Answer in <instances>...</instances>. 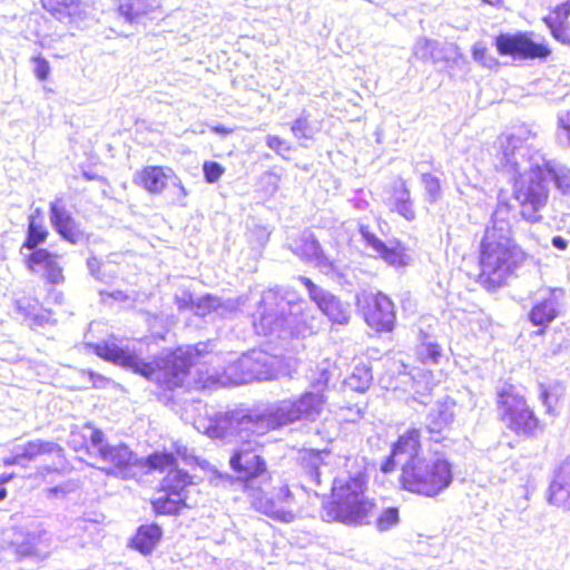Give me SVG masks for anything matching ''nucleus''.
Masks as SVG:
<instances>
[{
  "mask_svg": "<svg viewBox=\"0 0 570 570\" xmlns=\"http://www.w3.org/2000/svg\"><path fill=\"white\" fill-rule=\"evenodd\" d=\"M500 148L502 169L518 174L513 195L521 207V215L531 223L539 222L540 210L549 197V181L542 170L546 164L544 156L539 151H531L515 135L501 137Z\"/></svg>",
  "mask_w": 570,
  "mask_h": 570,
  "instance_id": "1",
  "label": "nucleus"
},
{
  "mask_svg": "<svg viewBox=\"0 0 570 570\" xmlns=\"http://www.w3.org/2000/svg\"><path fill=\"white\" fill-rule=\"evenodd\" d=\"M225 413H216L210 419L209 425L205 428V433L210 438L228 439L237 438L240 445L235 450L232 455L229 463L232 469L240 474V478L245 480V491L248 493L252 505L259 512L272 517L282 522L291 523L295 519V514L291 511L277 508L276 503L268 500L259 488L255 484L258 479L266 480V465L261 455L257 454V449L261 443L256 438L261 436L254 432V428L249 426L246 431H242L237 423H234L229 428V432L226 435H212L210 430L216 424V420L219 415Z\"/></svg>",
  "mask_w": 570,
  "mask_h": 570,
  "instance_id": "2",
  "label": "nucleus"
},
{
  "mask_svg": "<svg viewBox=\"0 0 570 570\" xmlns=\"http://www.w3.org/2000/svg\"><path fill=\"white\" fill-rule=\"evenodd\" d=\"M325 404L324 395L316 392H307L297 400H283L263 412L235 410L219 415L216 424L212 428V435H226L229 428L237 423L242 431L249 426L254 432L264 435L269 430L293 423L299 420L314 421L323 411Z\"/></svg>",
  "mask_w": 570,
  "mask_h": 570,
  "instance_id": "3",
  "label": "nucleus"
},
{
  "mask_svg": "<svg viewBox=\"0 0 570 570\" xmlns=\"http://www.w3.org/2000/svg\"><path fill=\"white\" fill-rule=\"evenodd\" d=\"M509 216L510 206L499 204L481 243L479 279L488 289L502 286L524 259V253L511 238Z\"/></svg>",
  "mask_w": 570,
  "mask_h": 570,
  "instance_id": "4",
  "label": "nucleus"
},
{
  "mask_svg": "<svg viewBox=\"0 0 570 570\" xmlns=\"http://www.w3.org/2000/svg\"><path fill=\"white\" fill-rule=\"evenodd\" d=\"M95 350L98 356L155 381L164 390L183 386L193 365L191 348L187 351L179 348L156 365L144 362L135 352L120 347L114 342L97 344Z\"/></svg>",
  "mask_w": 570,
  "mask_h": 570,
  "instance_id": "5",
  "label": "nucleus"
},
{
  "mask_svg": "<svg viewBox=\"0 0 570 570\" xmlns=\"http://www.w3.org/2000/svg\"><path fill=\"white\" fill-rule=\"evenodd\" d=\"M252 317L256 333L264 336L273 334L281 336L286 328L292 335L306 336L318 330L314 317L303 312L302 304L292 303L278 289H268L263 293Z\"/></svg>",
  "mask_w": 570,
  "mask_h": 570,
  "instance_id": "6",
  "label": "nucleus"
},
{
  "mask_svg": "<svg viewBox=\"0 0 570 570\" xmlns=\"http://www.w3.org/2000/svg\"><path fill=\"white\" fill-rule=\"evenodd\" d=\"M365 482L362 476L336 478L332 487V501L324 504L322 518L347 525L370 523L375 503L365 495Z\"/></svg>",
  "mask_w": 570,
  "mask_h": 570,
  "instance_id": "7",
  "label": "nucleus"
},
{
  "mask_svg": "<svg viewBox=\"0 0 570 570\" xmlns=\"http://www.w3.org/2000/svg\"><path fill=\"white\" fill-rule=\"evenodd\" d=\"M452 481V464L438 451L429 450L423 456L407 459L402 464L400 482L409 492L434 498L445 491Z\"/></svg>",
  "mask_w": 570,
  "mask_h": 570,
  "instance_id": "8",
  "label": "nucleus"
},
{
  "mask_svg": "<svg viewBox=\"0 0 570 570\" xmlns=\"http://www.w3.org/2000/svg\"><path fill=\"white\" fill-rule=\"evenodd\" d=\"M83 442H88L87 449L90 455L95 456L101 466V471L108 475H114L122 480H128L134 476L132 469L138 463V456L126 444L117 443L110 444L105 441L102 431L87 424L80 431H72L70 436V444L76 449Z\"/></svg>",
  "mask_w": 570,
  "mask_h": 570,
  "instance_id": "9",
  "label": "nucleus"
},
{
  "mask_svg": "<svg viewBox=\"0 0 570 570\" xmlns=\"http://www.w3.org/2000/svg\"><path fill=\"white\" fill-rule=\"evenodd\" d=\"M498 414L502 423L518 435L531 436L539 429V420L512 385L498 392Z\"/></svg>",
  "mask_w": 570,
  "mask_h": 570,
  "instance_id": "10",
  "label": "nucleus"
},
{
  "mask_svg": "<svg viewBox=\"0 0 570 570\" xmlns=\"http://www.w3.org/2000/svg\"><path fill=\"white\" fill-rule=\"evenodd\" d=\"M275 358L263 351H252L242 355L228 367L230 375H234L236 384L249 383L252 381H267L276 377L274 367Z\"/></svg>",
  "mask_w": 570,
  "mask_h": 570,
  "instance_id": "11",
  "label": "nucleus"
},
{
  "mask_svg": "<svg viewBox=\"0 0 570 570\" xmlns=\"http://www.w3.org/2000/svg\"><path fill=\"white\" fill-rule=\"evenodd\" d=\"M298 279L307 288L309 298L333 324L345 325L350 322L351 309L348 304L343 303L332 293L318 287L305 276H299Z\"/></svg>",
  "mask_w": 570,
  "mask_h": 570,
  "instance_id": "12",
  "label": "nucleus"
},
{
  "mask_svg": "<svg viewBox=\"0 0 570 570\" xmlns=\"http://www.w3.org/2000/svg\"><path fill=\"white\" fill-rule=\"evenodd\" d=\"M495 46L502 56L521 58H546L550 49L544 43L534 42L527 33H502L495 38Z\"/></svg>",
  "mask_w": 570,
  "mask_h": 570,
  "instance_id": "13",
  "label": "nucleus"
},
{
  "mask_svg": "<svg viewBox=\"0 0 570 570\" xmlns=\"http://www.w3.org/2000/svg\"><path fill=\"white\" fill-rule=\"evenodd\" d=\"M366 303L364 318L367 325L377 332H391L395 324L394 304L386 295L377 293L376 295L364 296Z\"/></svg>",
  "mask_w": 570,
  "mask_h": 570,
  "instance_id": "14",
  "label": "nucleus"
},
{
  "mask_svg": "<svg viewBox=\"0 0 570 570\" xmlns=\"http://www.w3.org/2000/svg\"><path fill=\"white\" fill-rule=\"evenodd\" d=\"M135 183L150 194H160L169 183L177 185L184 196L187 194L170 167L147 166L137 173Z\"/></svg>",
  "mask_w": 570,
  "mask_h": 570,
  "instance_id": "15",
  "label": "nucleus"
},
{
  "mask_svg": "<svg viewBox=\"0 0 570 570\" xmlns=\"http://www.w3.org/2000/svg\"><path fill=\"white\" fill-rule=\"evenodd\" d=\"M292 250L301 258L314 263L325 273L333 269V263L326 257L318 242L309 232L303 233L302 236L295 240Z\"/></svg>",
  "mask_w": 570,
  "mask_h": 570,
  "instance_id": "16",
  "label": "nucleus"
},
{
  "mask_svg": "<svg viewBox=\"0 0 570 570\" xmlns=\"http://www.w3.org/2000/svg\"><path fill=\"white\" fill-rule=\"evenodd\" d=\"M361 234L366 244L371 246L372 249L390 266L399 268L410 264L411 257L406 254L405 248L399 243L389 246L363 227L361 228Z\"/></svg>",
  "mask_w": 570,
  "mask_h": 570,
  "instance_id": "17",
  "label": "nucleus"
},
{
  "mask_svg": "<svg viewBox=\"0 0 570 570\" xmlns=\"http://www.w3.org/2000/svg\"><path fill=\"white\" fill-rule=\"evenodd\" d=\"M29 266L35 272H43L50 283L59 284L63 281L59 256L49 253L47 249L35 250L29 257Z\"/></svg>",
  "mask_w": 570,
  "mask_h": 570,
  "instance_id": "18",
  "label": "nucleus"
},
{
  "mask_svg": "<svg viewBox=\"0 0 570 570\" xmlns=\"http://www.w3.org/2000/svg\"><path fill=\"white\" fill-rule=\"evenodd\" d=\"M50 214L52 225L66 240L76 244L81 239L82 233L78 228L70 213L60 204V202L51 204Z\"/></svg>",
  "mask_w": 570,
  "mask_h": 570,
  "instance_id": "19",
  "label": "nucleus"
},
{
  "mask_svg": "<svg viewBox=\"0 0 570 570\" xmlns=\"http://www.w3.org/2000/svg\"><path fill=\"white\" fill-rule=\"evenodd\" d=\"M51 538L47 531L36 529L28 532L21 542L17 543V553L21 557L45 559L49 556Z\"/></svg>",
  "mask_w": 570,
  "mask_h": 570,
  "instance_id": "20",
  "label": "nucleus"
},
{
  "mask_svg": "<svg viewBox=\"0 0 570 570\" xmlns=\"http://www.w3.org/2000/svg\"><path fill=\"white\" fill-rule=\"evenodd\" d=\"M543 21L556 40L570 47V0L557 7Z\"/></svg>",
  "mask_w": 570,
  "mask_h": 570,
  "instance_id": "21",
  "label": "nucleus"
},
{
  "mask_svg": "<svg viewBox=\"0 0 570 570\" xmlns=\"http://www.w3.org/2000/svg\"><path fill=\"white\" fill-rule=\"evenodd\" d=\"M42 7L58 20H83L88 6L81 0H41Z\"/></svg>",
  "mask_w": 570,
  "mask_h": 570,
  "instance_id": "22",
  "label": "nucleus"
},
{
  "mask_svg": "<svg viewBox=\"0 0 570 570\" xmlns=\"http://www.w3.org/2000/svg\"><path fill=\"white\" fill-rule=\"evenodd\" d=\"M161 488L171 495L193 502L190 494L195 491V485L191 483V478L181 470H169L161 482Z\"/></svg>",
  "mask_w": 570,
  "mask_h": 570,
  "instance_id": "23",
  "label": "nucleus"
},
{
  "mask_svg": "<svg viewBox=\"0 0 570 570\" xmlns=\"http://www.w3.org/2000/svg\"><path fill=\"white\" fill-rule=\"evenodd\" d=\"M392 209L406 220L412 222L415 219L416 214L414 204L411 198V193L406 186L405 180L402 178L395 181L394 191L391 198Z\"/></svg>",
  "mask_w": 570,
  "mask_h": 570,
  "instance_id": "24",
  "label": "nucleus"
},
{
  "mask_svg": "<svg viewBox=\"0 0 570 570\" xmlns=\"http://www.w3.org/2000/svg\"><path fill=\"white\" fill-rule=\"evenodd\" d=\"M426 452L421 449V432L417 429H410L393 445L394 456H405L407 459L414 456H423Z\"/></svg>",
  "mask_w": 570,
  "mask_h": 570,
  "instance_id": "25",
  "label": "nucleus"
},
{
  "mask_svg": "<svg viewBox=\"0 0 570 570\" xmlns=\"http://www.w3.org/2000/svg\"><path fill=\"white\" fill-rule=\"evenodd\" d=\"M19 453H21L23 461H33L37 458L46 454H55L57 458H63V449L56 442L43 441L40 439L29 441L24 444H19Z\"/></svg>",
  "mask_w": 570,
  "mask_h": 570,
  "instance_id": "26",
  "label": "nucleus"
},
{
  "mask_svg": "<svg viewBox=\"0 0 570 570\" xmlns=\"http://www.w3.org/2000/svg\"><path fill=\"white\" fill-rule=\"evenodd\" d=\"M558 303L552 293H549L548 297L534 304L532 307L529 318L534 326L547 327L558 315L557 309ZM539 333H543L540 330Z\"/></svg>",
  "mask_w": 570,
  "mask_h": 570,
  "instance_id": "27",
  "label": "nucleus"
},
{
  "mask_svg": "<svg viewBox=\"0 0 570 570\" xmlns=\"http://www.w3.org/2000/svg\"><path fill=\"white\" fill-rule=\"evenodd\" d=\"M179 307H190V309L198 316H206L212 311H217L219 308L232 311L235 308V305L230 302L223 304L220 299L216 296L206 295L194 301L190 296L188 299L179 298L178 299Z\"/></svg>",
  "mask_w": 570,
  "mask_h": 570,
  "instance_id": "28",
  "label": "nucleus"
},
{
  "mask_svg": "<svg viewBox=\"0 0 570 570\" xmlns=\"http://www.w3.org/2000/svg\"><path fill=\"white\" fill-rule=\"evenodd\" d=\"M163 531L157 524L141 525L132 539V547L142 554H149L157 547Z\"/></svg>",
  "mask_w": 570,
  "mask_h": 570,
  "instance_id": "29",
  "label": "nucleus"
},
{
  "mask_svg": "<svg viewBox=\"0 0 570 570\" xmlns=\"http://www.w3.org/2000/svg\"><path fill=\"white\" fill-rule=\"evenodd\" d=\"M160 7L159 0H122L118 11L126 21L132 22L136 18L148 14Z\"/></svg>",
  "mask_w": 570,
  "mask_h": 570,
  "instance_id": "30",
  "label": "nucleus"
},
{
  "mask_svg": "<svg viewBox=\"0 0 570 570\" xmlns=\"http://www.w3.org/2000/svg\"><path fill=\"white\" fill-rule=\"evenodd\" d=\"M195 502H188L180 497H175L161 489L159 495L153 501L154 510L160 514H174L181 508H190Z\"/></svg>",
  "mask_w": 570,
  "mask_h": 570,
  "instance_id": "31",
  "label": "nucleus"
},
{
  "mask_svg": "<svg viewBox=\"0 0 570 570\" xmlns=\"http://www.w3.org/2000/svg\"><path fill=\"white\" fill-rule=\"evenodd\" d=\"M548 181L553 180L556 187L563 193H570V169L557 164L556 161L547 160L542 166Z\"/></svg>",
  "mask_w": 570,
  "mask_h": 570,
  "instance_id": "32",
  "label": "nucleus"
},
{
  "mask_svg": "<svg viewBox=\"0 0 570 570\" xmlns=\"http://www.w3.org/2000/svg\"><path fill=\"white\" fill-rule=\"evenodd\" d=\"M453 413L450 407L440 405L433 409L426 417V429L430 433H442L452 423Z\"/></svg>",
  "mask_w": 570,
  "mask_h": 570,
  "instance_id": "33",
  "label": "nucleus"
},
{
  "mask_svg": "<svg viewBox=\"0 0 570 570\" xmlns=\"http://www.w3.org/2000/svg\"><path fill=\"white\" fill-rule=\"evenodd\" d=\"M549 502L564 510H570V482L552 479L549 487Z\"/></svg>",
  "mask_w": 570,
  "mask_h": 570,
  "instance_id": "34",
  "label": "nucleus"
},
{
  "mask_svg": "<svg viewBox=\"0 0 570 570\" xmlns=\"http://www.w3.org/2000/svg\"><path fill=\"white\" fill-rule=\"evenodd\" d=\"M372 382V373L366 365H356L346 379V384L354 391L364 392Z\"/></svg>",
  "mask_w": 570,
  "mask_h": 570,
  "instance_id": "35",
  "label": "nucleus"
},
{
  "mask_svg": "<svg viewBox=\"0 0 570 570\" xmlns=\"http://www.w3.org/2000/svg\"><path fill=\"white\" fill-rule=\"evenodd\" d=\"M421 183L425 190V200L429 204L436 203L442 195L440 179L432 174H423L421 176Z\"/></svg>",
  "mask_w": 570,
  "mask_h": 570,
  "instance_id": "36",
  "label": "nucleus"
},
{
  "mask_svg": "<svg viewBox=\"0 0 570 570\" xmlns=\"http://www.w3.org/2000/svg\"><path fill=\"white\" fill-rule=\"evenodd\" d=\"M46 236L47 230L41 222H38L35 215L30 216L26 246L35 248L39 243L45 240Z\"/></svg>",
  "mask_w": 570,
  "mask_h": 570,
  "instance_id": "37",
  "label": "nucleus"
},
{
  "mask_svg": "<svg viewBox=\"0 0 570 570\" xmlns=\"http://www.w3.org/2000/svg\"><path fill=\"white\" fill-rule=\"evenodd\" d=\"M146 464L151 470L165 471L175 465V456L168 452H155L146 458Z\"/></svg>",
  "mask_w": 570,
  "mask_h": 570,
  "instance_id": "38",
  "label": "nucleus"
},
{
  "mask_svg": "<svg viewBox=\"0 0 570 570\" xmlns=\"http://www.w3.org/2000/svg\"><path fill=\"white\" fill-rule=\"evenodd\" d=\"M459 56L458 48L451 43L435 42V50L433 52L431 61L433 63L454 61L455 57Z\"/></svg>",
  "mask_w": 570,
  "mask_h": 570,
  "instance_id": "39",
  "label": "nucleus"
},
{
  "mask_svg": "<svg viewBox=\"0 0 570 570\" xmlns=\"http://www.w3.org/2000/svg\"><path fill=\"white\" fill-rule=\"evenodd\" d=\"M417 357L424 364H436L441 357V347L433 342L422 343L417 347Z\"/></svg>",
  "mask_w": 570,
  "mask_h": 570,
  "instance_id": "40",
  "label": "nucleus"
},
{
  "mask_svg": "<svg viewBox=\"0 0 570 570\" xmlns=\"http://www.w3.org/2000/svg\"><path fill=\"white\" fill-rule=\"evenodd\" d=\"M435 40L420 38L415 41L412 52L413 56L422 61H431L435 50Z\"/></svg>",
  "mask_w": 570,
  "mask_h": 570,
  "instance_id": "41",
  "label": "nucleus"
},
{
  "mask_svg": "<svg viewBox=\"0 0 570 570\" xmlns=\"http://www.w3.org/2000/svg\"><path fill=\"white\" fill-rule=\"evenodd\" d=\"M472 58L474 61L489 69L498 66V60L489 55L487 47L482 42H475L473 45Z\"/></svg>",
  "mask_w": 570,
  "mask_h": 570,
  "instance_id": "42",
  "label": "nucleus"
},
{
  "mask_svg": "<svg viewBox=\"0 0 570 570\" xmlns=\"http://www.w3.org/2000/svg\"><path fill=\"white\" fill-rule=\"evenodd\" d=\"M399 510L396 508L385 509L376 520V528L380 531H387L399 523Z\"/></svg>",
  "mask_w": 570,
  "mask_h": 570,
  "instance_id": "43",
  "label": "nucleus"
},
{
  "mask_svg": "<svg viewBox=\"0 0 570 570\" xmlns=\"http://www.w3.org/2000/svg\"><path fill=\"white\" fill-rule=\"evenodd\" d=\"M203 170L206 181L210 184L218 181L224 174V167L216 161H205Z\"/></svg>",
  "mask_w": 570,
  "mask_h": 570,
  "instance_id": "44",
  "label": "nucleus"
},
{
  "mask_svg": "<svg viewBox=\"0 0 570 570\" xmlns=\"http://www.w3.org/2000/svg\"><path fill=\"white\" fill-rule=\"evenodd\" d=\"M292 132L296 138H311L313 130L308 120L301 117L294 121Z\"/></svg>",
  "mask_w": 570,
  "mask_h": 570,
  "instance_id": "45",
  "label": "nucleus"
},
{
  "mask_svg": "<svg viewBox=\"0 0 570 570\" xmlns=\"http://www.w3.org/2000/svg\"><path fill=\"white\" fill-rule=\"evenodd\" d=\"M266 145L282 157L291 150L289 144L278 136L268 135L266 137Z\"/></svg>",
  "mask_w": 570,
  "mask_h": 570,
  "instance_id": "46",
  "label": "nucleus"
},
{
  "mask_svg": "<svg viewBox=\"0 0 570 570\" xmlns=\"http://www.w3.org/2000/svg\"><path fill=\"white\" fill-rule=\"evenodd\" d=\"M267 499L269 500V498ZM271 501L275 502L277 508L288 510L294 514V512L289 509V505L293 501V495L287 485H284L279 489L277 500L271 499Z\"/></svg>",
  "mask_w": 570,
  "mask_h": 570,
  "instance_id": "47",
  "label": "nucleus"
},
{
  "mask_svg": "<svg viewBox=\"0 0 570 570\" xmlns=\"http://www.w3.org/2000/svg\"><path fill=\"white\" fill-rule=\"evenodd\" d=\"M552 479L570 482V454L554 469Z\"/></svg>",
  "mask_w": 570,
  "mask_h": 570,
  "instance_id": "48",
  "label": "nucleus"
},
{
  "mask_svg": "<svg viewBox=\"0 0 570 570\" xmlns=\"http://www.w3.org/2000/svg\"><path fill=\"white\" fill-rule=\"evenodd\" d=\"M322 458L320 454H315L311 456V469L307 471V474L312 481L316 484L321 483L322 475Z\"/></svg>",
  "mask_w": 570,
  "mask_h": 570,
  "instance_id": "49",
  "label": "nucleus"
},
{
  "mask_svg": "<svg viewBox=\"0 0 570 570\" xmlns=\"http://www.w3.org/2000/svg\"><path fill=\"white\" fill-rule=\"evenodd\" d=\"M32 61L35 62V73L36 76L40 79V80H46L50 73V66H49V62L38 56V57H33L32 58Z\"/></svg>",
  "mask_w": 570,
  "mask_h": 570,
  "instance_id": "50",
  "label": "nucleus"
},
{
  "mask_svg": "<svg viewBox=\"0 0 570 570\" xmlns=\"http://www.w3.org/2000/svg\"><path fill=\"white\" fill-rule=\"evenodd\" d=\"M558 127L570 141V110L562 111L558 115Z\"/></svg>",
  "mask_w": 570,
  "mask_h": 570,
  "instance_id": "51",
  "label": "nucleus"
},
{
  "mask_svg": "<svg viewBox=\"0 0 570 570\" xmlns=\"http://www.w3.org/2000/svg\"><path fill=\"white\" fill-rule=\"evenodd\" d=\"M4 465H24L23 458L21 453H19V448L16 445L12 450V454L3 459Z\"/></svg>",
  "mask_w": 570,
  "mask_h": 570,
  "instance_id": "52",
  "label": "nucleus"
},
{
  "mask_svg": "<svg viewBox=\"0 0 570 570\" xmlns=\"http://www.w3.org/2000/svg\"><path fill=\"white\" fill-rule=\"evenodd\" d=\"M540 399H541L542 404L547 407V412L551 413L554 402L551 399L548 389L544 387L543 385H540Z\"/></svg>",
  "mask_w": 570,
  "mask_h": 570,
  "instance_id": "53",
  "label": "nucleus"
},
{
  "mask_svg": "<svg viewBox=\"0 0 570 570\" xmlns=\"http://www.w3.org/2000/svg\"><path fill=\"white\" fill-rule=\"evenodd\" d=\"M87 266L90 271V274L97 278H101L99 275L100 262L96 257H89L87 261Z\"/></svg>",
  "mask_w": 570,
  "mask_h": 570,
  "instance_id": "54",
  "label": "nucleus"
},
{
  "mask_svg": "<svg viewBox=\"0 0 570 570\" xmlns=\"http://www.w3.org/2000/svg\"><path fill=\"white\" fill-rule=\"evenodd\" d=\"M401 461L402 459L400 456H394L393 453L390 458L386 459V461L382 464V471L387 473L391 472L394 469L395 460Z\"/></svg>",
  "mask_w": 570,
  "mask_h": 570,
  "instance_id": "55",
  "label": "nucleus"
},
{
  "mask_svg": "<svg viewBox=\"0 0 570 570\" xmlns=\"http://www.w3.org/2000/svg\"><path fill=\"white\" fill-rule=\"evenodd\" d=\"M320 371H321V377L317 380V384L326 385L332 377V373L328 371L327 367H322V368H320Z\"/></svg>",
  "mask_w": 570,
  "mask_h": 570,
  "instance_id": "56",
  "label": "nucleus"
},
{
  "mask_svg": "<svg viewBox=\"0 0 570 570\" xmlns=\"http://www.w3.org/2000/svg\"><path fill=\"white\" fill-rule=\"evenodd\" d=\"M552 245L561 250H564L568 247V243L564 238L561 236H556L552 238Z\"/></svg>",
  "mask_w": 570,
  "mask_h": 570,
  "instance_id": "57",
  "label": "nucleus"
},
{
  "mask_svg": "<svg viewBox=\"0 0 570 570\" xmlns=\"http://www.w3.org/2000/svg\"><path fill=\"white\" fill-rule=\"evenodd\" d=\"M175 448H176V453H177V455H179V456H181L184 460H186V459H187V456H188V453H187V452H188V449H187L186 446H184V445H178V444H176V445H175Z\"/></svg>",
  "mask_w": 570,
  "mask_h": 570,
  "instance_id": "58",
  "label": "nucleus"
},
{
  "mask_svg": "<svg viewBox=\"0 0 570 570\" xmlns=\"http://www.w3.org/2000/svg\"><path fill=\"white\" fill-rule=\"evenodd\" d=\"M213 131L218 132V134H224V135L232 132L230 129H227L225 127H213Z\"/></svg>",
  "mask_w": 570,
  "mask_h": 570,
  "instance_id": "59",
  "label": "nucleus"
},
{
  "mask_svg": "<svg viewBox=\"0 0 570 570\" xmlns=\"http://www.w3.org/2000/svg\"><path fill=\"white\" fill-rule=\"evenodd\" d=\"M7 495V490L3 487H0V501L3 500Z\"/></svg>",
  "mask_w": 570,
  "mask_h": 570,
  "instance_id": "60",
  "label": "nucleus"
},
{
  "mask_svg": "<svg viewBox=\"0 0 570 570\" xmlns=\"http://www.w3.org/2000/svg\"><path fill=\"white\" fill-rule=\"evenodd\" d=\"M500 0H484V2L489 3V4H497Z\"/></svg>",
  "mask_w": 570,
  "mask_h": 570,
  "instance_id": "61",
  "label": "nucleus"
},
{
  "mask_svg": "<svg viewBox=\"0 0 570 570\" xmlns=\"http://www.w3.org/2000/svg\"><path fill=\"white\" fill-rule=\"evenodd\" d=\"M10 478H11L10 475H9V476H4V478H3V481L6 482V481H8Z\"/></svg>",
  "mask_w": 570,
  "mask_h": 570,
  "instance_id": "62",
  "label": "nucleus"
}]
</instances>
